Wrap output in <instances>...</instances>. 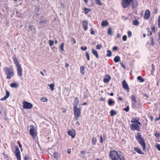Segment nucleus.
Returning a JSON list of instances; mask_svg holds the SVG:
<instances>
[{"mask_svg": "<svg viewBox=\"0 0 160 160\" xmlns=\"http://www.w3.org/2000/svg\"><path fill=\"white\" fill-rule=\"evenodd\" d=\"M3 71L6 75V78L8 79H10L14 75L15 72L12 66L9 67H5Z\"/></svg>", "mask_w": 160, "mask_h": 160, "instance_id": "f257e3e1", "label": "nucleus"}, {"mask_svg": "<svg viewBox=\"0 0 160 160\" xmlns=\"http://www.w3.org/2000/svg\"><path fill=\"white\" fill-rule=\"evenodd\" d=\"M12 59L17 68L18 75L19 77H21L22 75V69L21 66L15 57H13Z\"/></svg>", "mask_w": 160, "mask_h": 160, "instance_id": "f03ea898", "label": "nucleus"}, {"mask_svg": "<svg viewBox=\"0 0 160 160\" xmlns=\"http://www.w3.org/2000/svg\"><path fill=\"white\" fill-rule=\"evenodd\" d=\"M73 110L75 118L77 120L81 115V109L80 108L76 107H73Z\"/></svg>", "mask_w": 160, "mask_h": 160, "instance_id": "7ed1b4c3", "label": "nucleus"}, {"mask_svg": "<svg viewBox=\"0 0 160 160\" xmlns=\"http://www.w3.org/2000/svg\"><path fill=\"white\" fill-rule=\"evenodd\" d=\"M118 154L117 151L112 150L110 152L109 156L112 160H118L117 157H118Z\"/></svg>", "mask_w": 160, "mask_h": 160, "instance_id": "20e7f679", "label": "nucleus"}, {"mask_svg": "<svg viewBox=\"0 0 160 160\" xmlns=\"http://www.w3.org/2000/svg\"><path fill=\"white\" fill-rule=\"evenodd\" d=\"M141 126V123H132L130 126V128L132 130H137L139 131Z\"/></svg>", "mask_w": 160, "mask_h": 160, "instance_id": "39448f33", "label": "nucleus"}, {"mask_svg": "<svg viewBox=\"0 0 160 160\" xmlns=\"http://www.w3.org/2000/svg\"><path fill=\"white\" fill-rule=\"evenodd\" d=\"M133 0H122V7L124 8H127L128 6Z\"/></svg>", "mask_w": 160, "mask_h": 160, "instance_id": "423d86ee", "label": "nucleus"}, {"mask_svg": "<svg viewBox=\"0 0 160 160\" xmlns=\"http://www.w3.org/2000/svg\"><path fill=\"white\" fill-rule=\"evenodd\" d=\"M32 104L30 103L25 101L23 102V107L25 109H29L32 108Z\"/></svg>", "mask_w": 160, "mask_h": 160, "instance_id": "0eeeda50", "label": "nucleus"}, {"mask_svg": "<svg viewBox=\"0 0 160 160\" xmlns=\"http://www.w3.org/2000/svg\"><path fill=\"white\" fill-rule=\"evenodd\" d=\"M30 134L33 138H34L36 136V132L35 129L34 127L32 126H30Z\"/></svg>", "mask_w": 160, "mask_h": 160, "instance_id": "6e6552de", "label": "nucleus"}, {"mask_svg": "<svg viewBox=\"0 0 160 160\" xmlns=\"http://www.w3.org/2000/svg\"><path fill=\"white\" fill-rule=\"evenodd\" d=\"M82 23L84 30L85 31H86L88 29V21L86 20H84L82 21Z\"/></svg>", "mask_w": 160, "mask_h": 160, "instance_id": "1a4fd4ad", "label": "nucleus"}, {"mask_svg": "<svg viewBox=\"0 0 160 160\" xmlns=\"http://www.w3.org/2000/svg\"><path fill=\"white\" fill-rule=\"evenodd\" d=\"M150 12L149 10H147L144 15V18L145 19H148L150 16Z\"/></svg>", "mask_w": 160, "mask_h": 160, "instance_id": "9d476101", "label": "nucleus"}, {"mask_svg": "<svg viewBox=\"0 0 160 160\" xmlns=\"http://www.w3.org/2000/svg\"><path fill=\"white\" fill-rule=\"evenodd\" d=\"M138 142L142 146L143 148V150H145L146 148V145L143 139H140V140L138 141Z\"/></svg>", "mask_w": 160, "mask_h": 160, "instance_id": "9b49d317", "label": "nucleus"}, {"mask_svg": "<svg viewBox=\"0 0 160 160\" xmlns=\"http://www.w3.org/2000/svg\"><path fill=\"white\" fill-rule=\"evenodd\" d=\"M28 28L29 29V30L32 32V34H34L35 33V28L31 25L29 24L28 26Z\"/></svg>", "mask_w": 160, "mask_h": 160, "instance_id": "f8f14e48", "label": "nucleus"}, {"mask_svg": "<svg viewBox=\"0 0 160 160\" xmlns=\"http://www.w3.org/2000/svg\"><path fill=\"white\" fill-rule=\"evenodd\" d=\"M110 79L111 77L110 75H107L104 77L103 81L105 83H107L108 82Z\"/></svg>", "mask_w": 160, "mask_h": 160, "instance_id": "ddd939ff", "label": "nucleus"}, {"mask_svg": "<svg viewBox=\"0 0 160 160\" xmlns=\"http://www.w3.org/2000/svg\"><path fill=\"white\" fill-rule=\"evenodd\" d=\"M122 85L123 88L126 90H128L129 89L128 84L125 80H123L122 81Z\"/></svg>", "mask_w": 160, "mask_h": 160, "instance_id": "4468645a", "label": "nucleus"}, {"mask_svg": "<svg viewBox=\"0 0 160 160\" xmlns=\"http://www.w3.org/2000/svg\"><path fill=\"white\" fill-rule=\"evenodd\" d=\"M6 95L3 98H1L0 100L2 101H3L6 100L8 98L9 96L10 95V93L8 91H6Z\"/></svg>", "mask_w": 160, "mask_h": 160, "instance_id": "2eb2a0df", "label": "nucleus"}, {"mask_svg": "<svg viewBox=\"0 0 160 160\" xmlns=\"http://www.w3.org/2000/svg\"><path fill=\"white\" fill-rule=\"evenodd\" d=\"M136 97L134 95H132L131 96V99L133 102L132 103V106L133 107H136Z\"/></svg>", "mask_w": 160, "mask_h": 160, "instance_id": "dca6fc26", "label": "nucleus"}, {"mask_svg": "<svg viewBox=\"0 0 160 160\" xmlns=\"http://www.w3.org/2000/svg\"><path fill=\"white\" fill-rule=\"evenodd\" d=\"M79 103V99L78 98H75L73 103V107H77V106Z\"/></svg>", "mask_w": 160, "mask_h": 160, "instance_id": "f3484780", "label": "nucleus"}, {"mask_svg": "<svg viewBox=\"0 0 160 160\" xmlns=\"http://www.w3.org/2000/svg\"><path fill=\"white\" fill-rule=\"evenodd\" d=\"M92 54L94 55L97 58H98L99 57L98 54V52L95 50L93 48H92Z\"/></svg>", "mask_w": 160, "mask_h": 160, "instance_id": "a211bd4d", "label": "nucleus"}, {"mask_svg": "<svg viewBox=\"0 0 160 160\" xmlns=\"http://www.w3.org/2000/svg\"><path fill=\"white\" fill-rule=\"evenodd\" d=\"M18 83L17 82L14 83H12L10 84V86L12 88H17L18 86Z\"/></svg>", "mask_w": 160, "mask_h": 160, "instance_id": "6ab92c4d", "label": "nucleus"}, {"mask_svg": "<svg viewBox=\"0 0 160 160\" xmlns=\"http://www.w3.org/2000/svg\"><path fill=\"white\" fill-rule=\"evenodd\" d=\"M132 8H136L138 5V2L136 0H132Z\"/></svg>", "mask_w": 160, "mask_h": 160, "instance_id": "aec40b11", "label": "nucleus"}, {"mask_svg": "<svg viewBox=\"0 0 160 160\" xmlns=\"http://www.w3.org/2000/svg\"><path fill=\"white\" fill-rule=\"evenodd\" d=\"M68 134L71 136L72 138H73L75 137V134L74 133V132L73 131H69L68 132Z\"/></svg>", "mask_w": 160, "mask_h": 160, "instance_id": "412c9836", "label": "nucleus"}, {"mask_svg": "<svg viewBox=\"0 0 160 160\" xmlns=\"http://www.w3.org/2000/svg\"><path fill=\"white\" fill-rule=\"evenodd\" d=\"M118 158L120 160H125V157L121 153L118 154Z\"/></svg>", "mask_w": 160, "mask_h": 160, "instance_id": "4be33fe9", "label": "nucleus"}, {"mask_svg": "<svg viewBox=\"0 0 160 160\" xmlns=\"http://www.w3.org/2000/svg\"><path fill=\"white\" fill-rule=\"evenodd\" d=\"M134 149L135 151L137 152L138 153L140 154H143V152L140 149L137 147L134 148Z\"/></svg>", "mask_w": 160, "mask_h": 160, "instance_id": "5701e85b", "label": "nucleus"}, {"mask_svg": "<svg viewBox=\"0 0 160 160\" xmlns=\"http://www.w3.org/2000/svg\"><path fill=\"white\" fill-rule=\"evenodd\" d=\"M136 138L137 139L138 141L142 139V136L139 132L137 133V135L136 136Z\"/></svg>", "mask_w": 160, "mask_h": 160, "instance_id": "b1692460", "label": "nucleus"}, {"mask_svg": "<svg viewBox=\"0 0 160 160\" xmlns=\"http://www.w3.org/2000/svg\"><path fill=\"white\" fill-rule=\"evenodd\" d=\"M97 142V140L96 138L93 137L92 138V145H94L96 144Z\"/></svg>", "mask_w": 160, "mask_h": 160, "instance_id": "393cba45", "label": "nucleus"}, {"mask_svg": "<svg viewBox=\"0 0 160 160\" xmlns=\"http://www.w3.org/2000/svg\"><path fill=\"white\" fill-rule=\"evenodd\" d=\"M108 25V22L107 21H102L101 22V25L102 26H107Z\"/></svg>", "mask_w": 160, "mask_h": 160, "instance_id": "a878e982", "label": "nucleus"}, {"mask_svg": "<svg viewBox=\"0 0 160 160\" xmlns=\"http://www.w3.org/2000/svg\"><path fill=\"white\" fill-rule=\"evenodd\" d=\"M131 122L132 123H140L138 121V120L136 118L132 119Z\"/></svg>", "mask_w": 160, "mask_h": 160, "instance_id": "bb28decb", "label": "nucleus"}, {"mask_svg": "<svg viewBox=\"0 0 160 160\" xmlns=\"http://www.w3.org/2000/svg\"><path fill=\"white\" fill-rule=\"evenodd\" d=\"M120 57L118 56H117L114 57V61L115 62H117L120 61Z\"/></svg>", "mask_w": 160, "mask_h": 160, "instance_id": "cd10ccee", "label": "nucleus"}, {"mask_svg": "<svg viewBox=\"0 0 160 160\" xmlns=\"http://www.w3.org/2000/svg\"><path fill=\"white\" fill-rule=\"evenodd\" d=\"M115 103L114 101L112 100L111 99H109L108 101V104L109 106H112L114 105Z\"/></svg>", "mask_w": 160, "mask_h": 160, "instance_id": "c85d7f7f", "label": "nucleus"}, {"mask_svg": "<svg viewBox=\"0 0 160 160\" xmlns=\"http://www.w3.org/2000/svg\"><path fill=\"white\" fill-rule=\"evenodd\" d=\"M84 70H85V67L84 66H82L80 67V72L81 73H82L83 75L84 74Z\"/></svg>", "mask_w": 160, "mask_h": 160, "instance_id": "c756f323", "label": "nucleus"}, {"mask_svg": "<svg viewBox=\"0 0 160 160\" xmlns=\"http://www.w3.org/2000/svg\"><path fill=\"white\" fill-rule=\"evenodd\" d=\"M137 79L138 81L140 82H143L144 81V79L142 78L140 76H139L137 77Z\"/></svg>", "mask_w": 160, "mask_h": 160, "instance_id": "7c9ffc66", "label": "nucleus"}, {"mask_svg": "<svg viewBox=\"0 0 160 160\" xmlns=\"http://www.w3.org/2000/svg\"><path fill=\"white\" fill-rule=\"evenodd\" d=\"M110 113L111 116H112L115 115H116L117 114V112L116 111L114 110H111L110 112Z\"/></svg>", "mask_w": 160, "mask_h": 160, "instance_id": "2f4dec72", "label": "nucleus"}, {"mask_svg": "<svg viewBox=\"0 0 160 160\" xmlns=\"http://www.w3.org/2000/svg\"><path fill=\"white\" fill-rule=\"evenodd\" d=\"M84 10L85 12V13L86 14L88 13L91 11L90 9L87 8H84Z\"/></svg>", "mask_w": 160, "mask_h": 160, "instance_id": "473e14b6", "label": "nucleus"}, {"mask_svg": "<svg viewBox=\"0 0 160 160\" xmlns=\"http://www.w3.org/2000/svg\"><path fill=\"white\" fill-rule=\"evenodd\" d=\"M112 28L111 27H110L108 28V34L109 35H111L112 34Z\"/></svg>", "mask_w": 160, "mask_h": 160, "instance_id": "72a5a7b5", "label": "nucleus"}, {"mask_svg": "<svg viewBox=\"0 0 160 160\" xmlns=\"http://www.w3.org/2000/svg\"><path fill=\"white\" fill-rule=\"evenodd\" d=\"M107 53L106 55L107 57H110L112 55V52L110 50H108L107 51Z\"/></svg>", "mask_w": 160, "mask_h": 160, "instance_id": "f704fd0d", "label": "nucleus"}, {"mask_svg": "<svg viewBox=\"0 0 160 160\" xmlns=\"http://www.w3.org/2000/svg\"><path fill=\"white\" fill-rule=\"evenodd\" d=\"M64 43H62L60 46V49H61V50L62 52L64 51Z\"/></svg>", "mask_w": 160, "mask_h": 160, "instance_id": "c9c22d12", "label": "nucleus"}, {"mask_svg": "<svg viewBox=\"0 0 160 160\" xmlns=\"http://www.w3.org/2000/svg\"><path fill=\"white\" fill-rule=\"evenodd\" d=\"M48 85L50 88L51 90H54V83H51L50 85L48 84Z\"/></svg>", "mask_w": 160, "mask_h": 160, "instance_id": "e433bc0d", "label": "nucleus"}, {"mask_svg": "<svg viewBox=\"0 0 160 160\" xmlns=\"http://www.w3.org/2000/svg\"><path fill=\"white\" fill-rule=\"evenodd\" d=\"M95 2L99 6H101L102 5V3L100 0H95Z\"/></svg>", "mask_w": 160, "mask_h": 160, "instance_id": "4c0bfd02", "label": "nucleus"}, {"mask_svg": "<svg viewBox=\"0 0 160 160\" xmlns=\"http://www.w3.org/2000/svg\"><path fill=\"white\" fill-rule=\"evenodd\" d=\"M49 43L50 46H52L53 45L54 43V41L51 40H50L49 41Z\"/></svg>", "mask_w": 160, "mask_h": 160, "instance_id": "58836bf2", "label": "nucleus"}, {"mask_svg": "<svg viewBox=\"0 0 160 160\" xmlns=\"http://www.w3.org/2000/svg\"><path fill=\"white\" fill-rule=\"evenodd\" d=\"M102 47V46L101 44H98L96 46V49L99 50Z\"/></svg>", "mask_w": 160, "mask_h": 160, "instance_id": "ea45409f", "label": "nucleus"}, {"mask_svg": "<svg viewBox=\"0 0 160 160\" xmlns=\"http://www.w3.org/2000/svg\"><path fill=\"white\" fill-rule=\"evenodd\" d=\"M41 101L43 102H47L48 101V99L45 97H42L41 99Z\"/></svg>", "mask_w": 160, "mask_h": 160, "instance_id": "a19ab883", "label": "nucleus"}, {"mask_svg": "<svg viewBox=\"0 0 160 160\" xmlns=\"http://www.w3.org/2000/svg\"><path fill=\"white\" fill-rule=\"evenodd\" d=\"M19 153H20V151H19V148H18V147L17 146L16 147V151H15V154L16 155V154H18Z\"/></svg>", "mask_w": 160, "mask_h": 160, "instance_id": "79ce46f5", "label": "nucleus"}, {"mask_svg": "<svg viewBox=\"0 0 160 160\" xmlns=\"http://www.w3.org/2000/svg\"><path fill=\"white\" fill-rule=\"evenodd\" d=\"M86 55L87 57V58L88 60V61H89L90 60V57L88 52H86Z\"/></svg>", "mask_w": 160, "mask_h": 160, "instance_id": "37998d69", "label": "nucleus"}, {"mask_svg": "<svg viewBox=\"0 0 160 160\" xmlns=\"http://www.w3.org/2000/svg\"><path fill=\"white\" fill-rule=\"evenodd\" d=\"M133 24L134 25L137 26L138 24V22L137 20H135L133 21Z\"/></svg>", "mask_w": 160, "mask_h": 160, "instance_id": "c03bdc74", "label": "nucleus"}, {"mask_svg": "<svg viewBox=\"0 0 160 160\" xmlns=\"http://www.w3.org/2000/svg\"><path fill=\"white\" fill-rule=\"evenodd\" d=\"M16 156L17 157V158L18 159V160H21V156L20 153L16 154Z\"/></svg>", "mask_w": 160, "mask_h": 160, "instance_id": "a18cd8bd", "label": "nucleus"}, {"mask_svg": "<svg viewBox=\"0 0 160 160\" xmlns=\"http://www.w3.org/2000/svg\"><path fill=\"white\" fill-rule=\"evenodd\" d=\"M90 33L92 35H93L94 34L95 32L93 30V28H91L90 29Z\"/></svg>", "mask_w": 160, "mask_h": 160, "instance_id": "49530a36", "label": "nucleus"}, {"mask_svg": "<svg viewBox=\"0 0 160 160\" xmlns=\"http://www.w3.org/2000/svg\"><path fill=\"white\" fill-rule=\"evenodd\" d=\"M127 34L128 37L130 38L132 36V32L130 31H128L127 32Z\"/></svg>", "mask_w": 160, "mask_h": 160, "instance_id": "de8ad7c7", "label": "nucleus"}, {"mask_svg": "<svg viewBox=\"0 0 160 160\" xmlns=\"http://www.w3.org/2000/svg\"><path fill=\"white\" fill-rule=\"evenodd\" d=\"M154 135L156 137L158 138L160 136V133L158 132H156L154 133Z\"/></svg>", "mask_w": 160, "mask_h": 160, "instance_id": "09e8293b", "label": "nucleus"}, {"mask_svg": "<svg viewBox=\"0 0 160 160\" xmlns=\"http://www.w3.org/2000/svg\"><path fill=\"white\" fill-rule=\"evenodd\" d=\"M87 49V48L86 46H85L84 47H81V49L83 51H85Z\"/></svg>", "mask_w": 160, "mask_h": 160, "instance_id": "8fccbe9b", "label": "nucleus"}, {"mask_svg": "<svg viewBox=\"0 0 160 160\" xmlns=\"http://www.w3.org/2000/svg\"><path fill=\"white\" fill-rule=\"evenodd\" d=\"M156 147L157 149L159 151H160V145L156 143Z\"/></svg>", "mask_w": 160, "mask_h": 160, "instance_id": "3c124183", "label": "nucleus"}, {"mask_svg": "<svg viewBox=\"0 0 160 160\" xmlns=\"http://www.w3.org/2000/svg\"><path fill=\"white\" fill-rule=\"evenodd\" d=\"M127 39V36L126 35H124L123 36L122 39L124 41H126Z\"/></svg>", "mask_w": 160, "mask_h": 160, "instance_id": "603ef678", "label": "nucleus"}, {"mask_svg": "<svg viewBox=\"0 0 160 160\" xmlns=\"http://www.w3.org/2000/svg\"><path fill=\"white\" fill-rule=\"evenodd\" d=\"M100 142L101 143H102L103 142L102 137V136H100Z\"/></svg>", "mask_w": 160, "mask_h": 160, "instance_id": "864d4df0", "label": "nucleus"}, {"mask_svg": "<svg viewBox=\"0 0 160 160\" xmlns=\"http://www.w3.org/2000/svg\"><path fill=\"white\" fill-rule=\"evenodd\" d=\"M129 110V107L128 106H127L126 108H124V110L126 112H128Z\"/></svg>", "mask_w": 160, "mask_h": 160, "instance_id": "5fc2aeb1", "label": "nucleus"}, {"mask_svg": "<svg viewBox=\"0 0 160 160\" xmlns=\"http://www.w3.org/2000/svg\"><path fill=\"white\" fill-rule=\"evenodd\" d=\"M112 50L114 51H116L118 50V47L117 46H114L113 47Z\"/></svg>", "mask_w": 160, "mask_h": 160, "instance_id": "6e6d98bb", "label": "nucleus"}, {"mask_svg": "<svg viewBox=\"0 0 160 160\" xmlns=\"http://www.w3.org/2000/svg\"><path fill=\"white\" fill-rule=\"evenodd\" d=\"M151 45L152 46L154 44V42L153 39L152 38H151Z\"/></svg>", "mask_w": 160, "mask_h": 160, "instance_id": "4d7b16f0", "label": "nucleus"}, {"mask_svg": "<svg viewBox=\"0 0 160 160\" xmlns=\"http://www.w3.org/2000/svg\"><path fill=\"white\" fill-rule=\"evenodd\" d=\"M100 101H103V102H105V98L101 97V98H100Z\"/></svg>", "mask_w": 160, "mask_h": 160, "instance_id": "13d9d810", "label": "nucleus"}, {"mask_svg": "<svg viewBox=\"0 0 160 160\" xmlns=\"http://www.w3.org/2000/svg\"><path fill=\"white\" fill-rule=\"evenodd\" d=\"M62 111L64 112H65L66 111V109L63 108H62Z\"/></svg>", "mask_w": 160, "mask_h": 160, "instance_id": "bf43d9fd", "label": "nucleus"}, {"mask_svg": "<svg viewBox=\"0 0 160 160\" xmlns=\"http://www.w3.org/2000/svg\"><path fill=\"white\" fill-rule=\"evenodd\" d=\"M67 152L68 154H70L71 153V150L70 149H68L67 150Z\"/></svg>", "mask_w": 160, "mask_h": 160, "instance_id": "052dcab7", "label": "nucleus"}, {"mask_svg": "<svg viewBox=\"0 0 160 160\" xmlns=\"http://www.w3.org/2000/svg\"><path fill=\"white\" fill-rule=\"evenodd\" d=\"M152 34V33L151 32H149V33L147 34L148 36H151Z\"/></svg>", "mask_w": 160, "mask_h": 160, "instance_id": "680f3d73", "label": "nucleus"}, {"mask_svg": "<svg viewBox=\"0 0 160 160\" xmlns=\"http://www.w3.org/2000/svg\"><path fill=\"white\" fill-rule=\"evenodd\" d=\"M120 64L122 65V66L123 68H125L126 67L122 63H120Z\"/></svg>", "mask_w": 160, "mask_h": 160, "instance_id": "e2e57ef3", "label": "nucleus"}, {"mask_svg": "<svg viewBox=\"0 0 160 160\" xmlns=\"http://www.w3.org/2000/svg\"><path fill=\"white\" fill-rule=\"evenodd\" d=\"M160 119V114L159 115V117L158 118H156L155 119V121H157L158 120Z\"/></svg>", "mask_w": 160, "mask_h": 160, "instance_id": "0e129e2a", "label": "nucleus"}, {"mask_svg": "<svg viewBox=\"0 0 160 160\" xmlns=\"http://www.w3.org/2000/svg\"><path fill=\"white\" fill-rule=\"evenodd\" d=\"M28 157L27 156H26L24 158V159L25 160H28Z\"/></svg>", "mask_w": 160, "mask_h": 160, "instance_id": "69168bd1", "label": "nucleus"}, {"mask_svg": "<svg viewBox=\"0 0 160 160\" xmlns=\"http://www.w3.org/2000/svg\"><path fill=\"white\" fill-rule=\"evenodd\" d=\"M65 66L66 68H68L69 66V64L68 63H65Z\"/></svg>", "mask_w": 160, "mask_h": 160, "instance_id": "338daca9", "label": "nucleus"}, {"mask_svg": "<svg viewBox=\"0 0 160 160\" xmlns=\"http://www.w3.org/2000/svg\"><path fill=\"white\" fill-rule=\"evenodd\" d=\"M118 100H120V101H122V98L121 97H118Z\"/></svg>", "mask_w": 160, "mask_h": 160, "instance_id": "774afa93", "label": "nucleus"}]
</instances>
